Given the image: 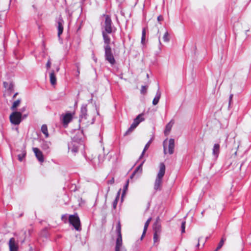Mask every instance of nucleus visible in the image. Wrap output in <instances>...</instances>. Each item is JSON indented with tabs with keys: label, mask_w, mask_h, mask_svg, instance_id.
I'll use <instances>...</instances> for the list:
<instances>
[{
	"label": "nucleus",
	"mask_w": 251,
	"mask_h": 251,
	"mask_svg": "<svg viewBox=\"0 0 251 251\" xmlns=\"http://www.w3.org/2000/svg\"><path fill=\"white\" fill-rule=\"evenodd\" d=\"M68 221L75 230L77 231H80L81 230L80 219L77 213L70 215Z\"/></svg>",
	"instance_id": "nucleus-3"
},
{
	"label": "nucleus",
	"mask_w": 251,
	"mask_h": 251,
	"mask_svg": "<svg viewBox=\"0 0 251 251\" xmlns=\"http://www.w3.org/2000/svg\"><path fill=\"white\" fill-rule=\"evenodd\" d=\"M59 69H59V67H57L56 68V72H58V71H59Z\"/></svg>",
	"instance_id": "nucleus-50"
},
{
	"label": "nucleus",
	"mask_w": 251,
	"mask_h": 251,
	"mask_svg": "<svg viewBox=\"0 0 251 251\" xmlns=\"http://www.w3.org/2000/svg\"><path fill=\"white\" fill-rule=\"evenodd\" d=\"M158 41H159V44H161V42H160V37H159Z\"/></svg>",
	"instance_id": "nucleus-52"
},
{
	"label": "nucleus",
	"mask_w": 251,
	"mask_h": 251,
	"mask_svg": "<svg viewBox=\"0 0 251 251\" xmlns=\"http://www.w3.org/2000/svg\"><path fill=\"white\" fill-rule=\"evenodd\" d=\"M25 110V107H23L21 109V112L22 113Z\"/></svg>",
	"instance_id": "nucleus-43"
},
{
	"label": "nucleus",
	"mask_w": 251,
	"mask_h": 251,
	"mask_svg": "<svg viewBox=\"0 0 251 251\" xmlns=\"http://www.w3.org/2000/svg\"><path fill=\"white\" fill-rule=\"evenodd\" d=\"M225 241H226V238H225L224 237H222V238L221 239V241H220V242L218 244V247H217V248L216 249L215 251H218L219 249H220L223 246L224 243Z\"/></svg>",
	"instance_id": "nucleus-26"
},
{
	"label": "nucleus",
	"mask_w": 251,
	"mask_h": 251,
	"mask_svg": "<svg viewBox=\"0 0 251 251\" xmlns=\"http://www.w3.org/2000/svg\"><path fill=\"white\" fill-rule=\"evenodd\" d=\"M151 142H152V140L151 139L147 144L146 145H145L144 149V151H147L148 150V149L149 148L151 143Z\"/></svg>",
	"instance_id": "nucleus-34"
},
{
	"label": "nucleus",
	"mask_w": 251,
	"mask_h": 251,
	"mask_svg": "<svg viewBox=\"0 0 251 251\" xmlns=\"http://www.w3.org/2000/svg\"><path fill=\"white\" fill-rule=\"evenodd\" d=\"M165 165L163 163H161L159 165V171L158 173L157 178L154 183L155 188H158L161 186L162 178L165 172Z\"/></svg>",
	"instance_id": "nucleus-2"
},
{
	"label": "nucleus",
	"mask_w": 251,
	"mask_h": 251,
	"mask_svg": "<svg viewBox=\"0 0 251 251\" xmlns=\"http://www.w3.org/2000/svg\"><path fill=\"white\" fill-rule=\"evenodd\" d=\"M72 119V115L71 113H66L63 117V122L65 125H68Z\"/></svg>",
	"instance_id": "nucleus-14"
},
{
	"label": "nucleus",
	"mask_w": 251,
	"mask_h": 251,
	"mask_svg": "<svg viewBox=\"0 0 251 251\" xmlns=\"http://www.w3.org/2000/svg\"><path fill=\"white\" fill-rule=\"evenodd\" d=\"M174 122L173 120H171L166 126L165 129L164 130V134L165 135H168L170 133L172 126L174 124Z\"/></svg>",
	"instance_id": "nucleus-16"
},
{
	"label": "nucleus",
	"mask_w": 251,
	"mask_h": 251,
	"mask_svg": "<svg viewBox=\"0 0 251 251\" xmlns=\"http://www.w3.org/2000/svg\"><path fill=\"white\" fill-rule=\"evenodd\" d=\"M41 131L45 135L46 138H48L49 136L48 130V127L46 125H43L41 126Z\"/></svg>",
	"instance_id": "nucleus-21"
},
{
	"label": "nucleus",
	"mask_w": 251,
	"mask_h": 251,
	"mask_svg": "<svg viewBox=\"0 0 251 251\" xmlns=\"http://www.w3.org/2000/svg\"><path fill=\"white\" fill-rule=\"evenodd\" d=\"M160 98V94H159L153 99V100H152V104L154 105H156L158 103Z\"/></svg>",
	"instance_id": "nucleus-27"
},
{
	"label": "nucleus",
	"mask_w": 251,
	"mask_h": 251,
	"mask_svg": "<svg viewBox=\"0 0 251 251\" xmlns=\"http://www.w3.org/2000/svg\"><path fill=\"white\" fill-rule=\"evenodd\" d=\"M32 151L38 161L43 163L44 161V157L42 152L37 148H33Z\"/></svg>",
	"instance_id": "nucleus-8"
},
{
	"label": "nucleus",
	"mask_w": 251,
	"mask_h": 251,
	"mask_svg": "<svg viewBox=\"0 0 251 251\" xmlns=\"http://www.w3.org/2000/svg\"><path fill=\"white\" fill-rule=\"evenodd\" d=\"M146 151H144V149L143 151H142V153H141V154L144 156Z\"/></svg>",
	"instance_id": "nucleus-47"
},
{
	"label": "nucleus",
	"mask_w": 251,
	"mask_h": 251,
	"mask_svg": "<svg viewBox=\"0 0 251 251\" xmlns=\"http://www.w3.org/2000/svg\"><path fill=\"white\" fill-rule=\"evenodd\" d=\"M185 223H186V222L185 221H183L181 223V233L185 232Z\"/></svg>",
	"instance_id": "nucleus-32"
},
{
	"label": "nucleus",
	"mask_w": 251,
	"mask_h": 251,
	"mask_svg": "<svg viewBox=\"0 0 251 251\" xmlns=\"http://www.w3.org/2000/svg\"><path fill=\"white\" fill-rule=\"evenodd\" d=\"M159 220V217H158L156 219V222L154 224L153 226V229L154 231V233L160 234L161 230V225L158 222V221Z\"/></svg>",
	"instance_id": "nucleus-11"
},
{
	"label": "nucleus",
	"mask_w": 251,
	"mask_h": 251,
	"mask_svg": "<svg viewBox=\"0 0 251 251\" xmlns=\"http://www.w3.org/2000/svg\"><path fill=\"white\" fill-rule=\"evenodd\" d=\"M63 31L62 21L58 22V36L59 37Z\"/></svg>",
	"instance_id": "nucleus-19"
},
{
	"label": "nucleus",
	"mask_w": 251,
	"mask_h": 251,
	"mask_svg": "<svg viewBox=\"0 0 251 251\" xmlns=\"http://www.w3.org/2000/svg\"><path fill=\"white\" fill-rule=\"evenodd\" d=\"M93 116L90 113L81 117L79 118V122L83 127H87L94 123Z\"/></svg>",
	"instance_id": "nucleus-5"
},
{
	"label": "nucleus",
	"mask_w": 251,
	"mask_h": 251,
	"mask_svg": "<svg viewBox=\"0 0 251 251\" xmlns=\"http://www.w3.org/2000/svg\"><path fill=\"white\" fill-rule=\"evenodd\" d=\"M14 84L12 82L9 83L8 87L7 88V90L9 91L10 92H12L14 91Z\"/></svg>",
	"instance_id": "nucleus-31"
},
{
	"label": "nucleus",
	"mask_w": 251,
	"mask_h": 251,
	"mask_svg": "<svg viewBox=\"0 0 251 251\" xmlns=\"http://www.w3.org/2000/svg\"><path fill=\"white\" fill-rule=\"evenodd\" d=\"M9 84H8L7 82H3V86L4 88H7L8 87V85H9Z\"/></svg>",
	"instance_id": "nucleus-40"
},
{
	"label": "nucleus",
	"mask_w": 251,
	"mask_h": 251,
	"mask_svg": "<svg viewBox=\"0 0 251 251\" xmlns=\"http://www.w3.org/2000/svg\"><path fill=\"white\" fill-rule=\"evenodd\" d=\"M145 160H144L143 162L134 170L132 174L130 176V178L132 179L133 176L136 175V173H139L141 174L142 171V165L143 163L145 162Z\"/></svg>",
	"instance_id": "nucleus-17"
},
{
	"label": "nucleus",
	"mask_w": 251,
	"mask_h": 251,
	"mask_svg": "<svg viewBox=\"0 0 251 251\" xmlns=\"http://www.w3.org/2000/svg\"><path fill=\"white\" fill-rule=\"evenodd\" d=\"M108 183L110 184H112L114 183V178L112 177L111 180H109Z\"/></svg>",
	"instance_id": "nucleus-39"
},
{
	"label": "nucleus",
	"mask_w": 251,
	"mask_h": 251,
	"mask_svg": "<svg viewBox=\"0 0 251 251\" xmlns=\"http://www.w3.org/2000/svg\"><path fill=\"white\" fill-rule=\"evenodd\" d=\"M26 152L25 150H23L21 153L18 155V160L20 161H22L23 159L25 157Z\"/></svg>",
	"instance_id": "nucleus-24"
},
{
	"label": "nucleus",
	"mask_w": 251,
	"mask_h": 251,
	"mask_svg": "<svg viewBox=\"0 0 251 251\" xmlns=\"http://www.w3.org/2000/svg\"><path fill=\"white\" fill-rule=\"evenodd\" d=\"M78 151V148L76 147H75L74 148H73L72 149V151H74V152H77Z\"/></svg>",
	"instance_id": "nucleus-42"
},
{
	"label": "nucleus",
	"mask_w": 251,
	"mask_h": 251,
	"mask_svg": "<svg viewBox=\"0 0 251 251\" xmlns=\"http://www.w3.org/2000/svg\"><path fill=\"white\" fill-rule=\"evenodd\" d=\"M151 218H150L148 219V220L146 221V222L145 224L144 227V230L142 233V235L141 237V239L142 240L144 236L145 235V234L146 233V231L147 230L148 227L149 226V225L150 224V223L151 222Z\"/></svg>",
	"instance_id": "nucleus-18"
},
{
	"label": "nucleus",
	"mask_w": 251,
	"mask_h": 251,
	"mask_svg": "<svg viewBox=\"0 0 251 251\" xmlns=\"http://www.w3.org/2000/svg\"><path fill=\"white\" fill-rule=\"evenodd\" d=\"M105 21L103 25V30L102 31V35L104 43H110L111 39L108 34L114 32L116 28L112 25V22L110 17L108 15H104Z\"/></svg>",
	"instance_id": "nucleus-1"
},
{
	"label": "nucleus",
	"mask_w": 251,
	"mask_h": 251,
	"mask_svg": "<svg viewBox=\"0 0 251 251\" xmlns=\"http://www.w3.org/2000/svg\"><path fill=\"white\" fill-rule=\"evenodd\" d=\"M87 109L86 105H83L81 107L80 117H83L85 115H87Z\"/></svg>",
	"instance_id": "nucleus-20"
},
{
	"label": "nucleus",
	"mask_w": 251,
	"mask_h": 251,
	"mask_svg": "<svg viewBox=\"0 0 251 251\" xmlns=\"http://www.w3.org/2000/svg\"><path fill=\"white\" fill-rule=\"evenodd\" d=\"M147 87L145 86H142L141 90V93L145 94L147 92Z\"/></svg>",
	"instance_id": "nucleus-36"
},
{
	"label": "nucleus",
	"mask_w": 251,
	"mask_h": 251,
	"mask_svg": "<svg viewBox=\"0 0 251 251\" xmlns=\"http://www.w3.org/2000/svg\"><path fill=\"white\" fill-rule=\"evenodd\" d=\"M116 231L117 234V237H122L121 234V226L120 221L118 222L116 226Z\"/></svg>",
	"instance_id": "nucleus-22"
},
{
	"label": "nucleus",
	"mask_w": 251,
	"mask_h": 251,
	"mask_svg": "<svg viewBox=\"0 0 251 251\" xmlns=\"http://www.w3.org/2000/svg\"><path fill=\"white\" fill-rule=\"evenodd\" d=\"M21 100L18 99L13 103L12 106L11 107V109L12 110H14L21 103Z\"/></svg>",
	"instance_id": "nucleus-25"
},
{
	"label": "nucleus",
	"mask_w": 251,
	"mask_h": 251,
	"mask_svg": "<svg viewBox=\"0 0 251 251\" xmlns=\"http://www.w3.org/2000/svg\"><path fill=\"white\" fill-rule=\"evenodd\" d=\"M22 113L18 111L12 112L10 116L9 119L11 123L15 125L20 124L22 121Z\"/></svg>",
	"instance_id": "nucleus-6"
},
{
	"label": "nucleus",
	"mask_w": 251,
	"mask_h": 251,
	"mask_svg": "<svg viewBox=\"0 0 251 251\" xmlns=\"http://www.w3.org/2000/svg\"><path fill=\"white\" fill-rule=\"evenodd\" d=\"M143 114H140L137 116V117L134 120L133 123L131 125L136 128L138 125L140 123V122L143 121L144 120V118H143Z\"/></svg>",
	"instance_id": "nucleus-10"
},
{
	"label": "nucleus",
	"mask_w": 251,
	"mask_h": 251,
	"mask_svg": "<svg viewBox=\"0 0 251 251\" xmlns=\"http://www.w3.org/2000/svg\"><path fill=\"white\" fill-rule=\"evenodd\" d=\"M124 192H123V194H122V200H123V197H124V194L126 193V191L127 189H124Z\"/></svg>",
	"instance_id": "nucleus-45"
},
{
	"label": "nucleus",
	"mask_w": 251,
	"mask_h": 251,
	"mask_svg": "<svg viewBox=\"0 0 251 251\" xmlns=\"http://www.w3.org/2000/svg\"><path fill=\"white\" fill-rule=\"evenodd\" d=\"M142 34V35L141 42L143 44L145 41V38H146V30H145V28H144L143 29Z\"/></svg>",
	"instance_id": "nucleus-30"
},
{
	"label": "nucleus",
	"mask_w": 251,
	"mask_h": 251,
	"mask_svg": "<svg viewBox=\"0 0 251 251\" xmlns=\"http://www.w3.org/2000/svg\"><path fill=\"white\" fill-rule=\"evenodd\" d=\"M143 156H144V155H143L141 154V155H140V157H139V159H141V158H142L143 157Z\"/></svg>",
	"instance_id": "nucleus-51"
},
{
	"label": "nucleus",
	"mask_w": 251,
	"mask_h": 251,
	"mask_svg": "<svg viewBox=\"0 0 251 251\" xmlns=\"http://www.w3.org/2000/svg\"><path fill=\"white\" fill-rule=\"evenodd\" d=\"M175 140L173 139H170L169 141L168 151L170 154H172L174 152Z\"/></svg>",
	"instance_id": "nucleus-12"
},
{
	"label": "nucleus",
	"mask_w": 251,
	"mask_h": 251,
	"mask_svg": "<svg viewBox=\"0 0 251 251\" xmlns=\"http://www.w3.org/2000/svg\"><path fill=\"white\" fill-rule=\"evenodd\" d=\"M157 20L158 22L162 21L163 20V17L162 15H159L157 17Z\"/></svg>",
	"instance_id": "nucleus-38"
},
{
	"label": "nucleus",
	"mask_w": 251,
	"mask_h": 251,
	"mask_svg": "<svg viewBox=\"0 0 251 251\" xmlns=\"http://www.w3.org/2000/svg\"><path fill=\"white\" fill-rule=\"evenodd\" d=\"M120 191H121V189H120L119 191H118V192L117 193V196L115 198V199L114 201L113 202L112 206H113V209H116V208L117 207V203H118V201H119V197H120Z\"/></svg>",
	"instance_id": "nucleus-23"
},
{
	"label": "nucleus",
	"mask_w": 251,
	"mask_h": 251,
	"mask_svg": "<svg viewBox=\"0 0 251 251\" xmlns=\"http://www.w3.org/2000/svg\"><path fill=\"white\" fill-rule=\"evenodd\" d=\"M61 220L65 223H67L68 222V216L67 214L63 215L61 217Z\"/></svg>",
	"instance_id": "nucleus-35"
},
{
	"label": "nucleus",
	"mask_w": 251,
	"mask_h": 251,
	"mask_svg": "<svg viewBox=\"0 0 251 251\" xmlns=\"http://www.w3.org/2000/svg\"><path fill=\"white\" fill-rule=\"evenodd\" d=\"M104 47L105 59L112 65L115 64L116 61L112 52V50L110 47V43H105Z\"/></svg>",
	"instance_id": "nucleus-4"
},
{
	"label": "nucleus",
	"mask_w": 251,
	"mask_h": 251,
	"mask_svg": "<svg viewBox=\"0 0 251 251\" xmlns=\"http://www.w3.org/2000/svg\"><path fill=\"white\" fill-rule=\"evenodd\" d=\"M135 128L132 125L130 126V127L128 129V130L126 132L125 134V136L126 135H127L129 134H130L131 132H132L133 131V130L135 129Z\"/></svg>",
	"instance_id": "nucleus-28"
},
{
	"label": "nucleus",
	"mask_w": 251,
	"mask_h": 251,
	"mask_svg": "<svg viewBox=\"0 0 251 251\" xmlns=\"http://www.w3.org/2000/svg\"><path fill=\"white\" fill-rule=\"evenodd\" d=\"M163 39L164 42H168L169 41V33L168 32H166L163 37Z\"/></svg>",
	"instance_id": "nucleus-29"
},
{
	"label": "nucleus",
	"mask_w": 251,
	"mask_h": 251,
	"mask_svg": "<svg viewBox=\"0 0 251 251\" xmlns=\"http://www.w3.org/2000/svg\"><path fill=\"white\" fill-rule=\"evenodd\" d=\"M50 80L52 85H54L56 84V78L53 70H52L50 74Z\"/></svg>",
	"instance_id": "nucleus-15"
},
{
	"label": "nucleus",
	"mask_w": 251,
	"mask_h": 251,
	"mask_svg": "<svg viewBox=\"0 0 251 251\" xmlns=\"http://www.w3.org/2000/svg\"><path fill=\"white\" fill-rule=\"evenodd\" d=\"M200 240V239L199 238V239H198V244H197V247H199V246H200V244H199Z\"/></svg>",
	"instance_id": "nucleus-48"
},
{
	"label": "nucleus",
	"mask_w": 251,
	"mask_h": 251,
	"mask_svg": "<svg viewBox=\"0 0 251 251\" xmlns=\"http://www.w3.org/2000/svg\"><path fill=\"white\" fill-rule=\"evenodd\" d=\"M159 234H160L154 233V234H153V241H154V243H155V242L158 241V240L159 239Z\"/></svg>",
	"instance_id": "nucleus-33"
},
{
	"label": "nucleus",
	"mask_w": 251,
	"mask_h": 251,
	"mask_svg": "<svg viewBox=\"0 0 251 251\" xmlns=\"http://www.w3.org/2000/svg\"><path fill=\"white\" fill-rule=\"evenodd\" d=\"M128 183H129V180H128L126 181V184H125V185L124 186V188H127L128 186Z\"/></svg>",
	"instance_id": "nucleus-41"
},
{
	"label": "nucleus",
	"mask_w": 251,
	"mask_h": 251,
	"mask_svg": "<svg viewBox=\"0 0 251 251\" xmlns=\"http://www.w3.org/2000/svg\"><path fill=\"white\" fill-rule=\"evenodd\" d=\"M241 166H242V164H240V167H239L240 169H241Z\"/></svg>",
	"instance_id": "nucleus-53"
},
{
	"label": "nucleus",
	"mask_w": 251,
	"mask_h": 251,
	"mask_svg": "<svg viewBox=\"0 0 251 251\" xmlns=\"http://www.w3.org/2000/svg\"><path fill=\"white\" fill-rule=\"evenodd\" d=\"M115 251H126L123 246L122 237H117L116 241Z\"/></svg>",
	"instance_id": "nucleus-7"
},
{
	"label": "nucleus",
	"mask_w": 251,
	"mask_h": 251,
	"mask_svg": "<svg viewBox=\"0 0 251 251\" xmlns=\"http://www.w3.org/2000/svg\"><path fill=\"white\" fill-rule=\"evenodd\" d=\"M220 153V145L215 144L212 149V154L216 158L218 157Z\"/></svg>",
	"instance_id": "nucleus-13"
},
{
	"label": "nucleus",
	"mask_w": 251,
	"mask_h": 251,
	"mask_svg": "<svg viewBox=\"0 0 251 251\" xmlns=\"http://www.w3.org/2000/svg\"><path fill=\"white\" fill-rule=\"evenodd\" d=\"M76 67H77V73H78V75L79 74V67H78V64L76 65Z\"/></svg>",
	"instance_id": "nucleus-44"
},
{
	"label": "nucleus",
	"mask_w": 251,
	"mask_h": 251,
	"mask_svg": "<svg viewBox=\"0 0 251 251\" xmlns=\"http://www.w3.org/2000/svg\"><path fill=\"white\" fill-rule=\"evenodd\" d=\"M9 247L10 251H18L19 247L14 238H11L9 241Z\"/></svg>",
	"instance_id": "nucleus-9"
},
{
	"label": "nucleus",
	"mask_w": 251,
	"mask_h": 251,
	"mask_svg": "<svg viewBox=\"0 0 251 251\" xmlns=\"http://www.w3.org/2000/svg\"><path fill=\"white\" fill-rule=\"evenodd\" d=\"M164 152L165 154H166V150L165 147L164 146Z\"/></svg>",
	"instance_id": "nucleus-49"
},
{
	"label": "nucleus",
	"mask_w": 251,
	"mask_h": 251,
	"mask_svg": "<svg viewBox=\"0 0 251 251\" xmlns=\"http://www.w3.org/2000/svg\"><path fill=\"white\" fill-rule=\"evenodd\" d=\"M50 66H51V62H50V59L48 60L47 64H46V66L47 67V68H50Z\"/></svg>",
	"instance_id": "nucleus-37"
},
{
	"label": "nucleus",
	"mask_w": 251,
	"mask_h": 251,
	"mask_svg": "<svg viewBox=\"0 0 251 251\" xmlns=\"http://www.w3.org/2000/svg\"><path fill=\"white\" fill-rule=\"evenodd\" d=\"M18 93H16L15 94H14V95L13 96V97L12 98L14 99L16 98V97L18 95Z\"/></svg>",
	"instance_id": "nucleus-46"
}]
</instances>
